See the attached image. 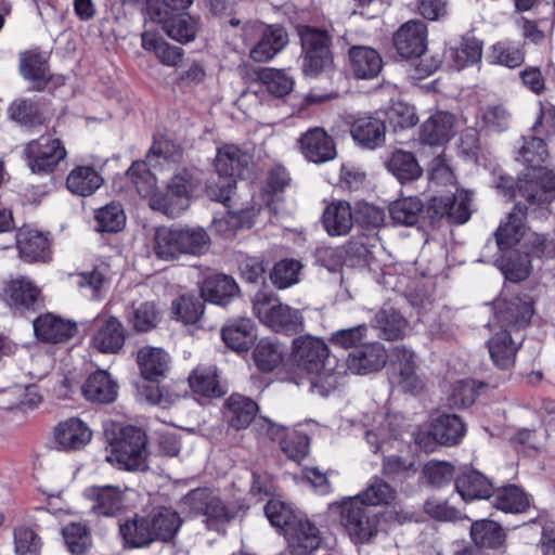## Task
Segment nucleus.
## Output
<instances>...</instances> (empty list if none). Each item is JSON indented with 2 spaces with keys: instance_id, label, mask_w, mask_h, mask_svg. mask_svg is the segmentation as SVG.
<instances>
[{
  "instance_id": "nucleus-1",
  "label": "nucleus",
  "mask_w": 555,
  "mask_h": 555,
  "mask_svg": "<svg viewBox=\"0 0 555 555\" xmlns=\"http://www.w3.org/2000/svg\"><path fill=\"white\" fill-rule=\"evenodd\" d=\"M519 157L527 164L526 173L518 179L517 192L531 206L537 205L543 210L555 199V175L542 167L547 157L544 141L533 134L525 135Z\"/></svg>"
},
{
  "instance_id": "nucleus-2",
  "label": "nucleus",
  "mask_w": 555,
  "mask_h": 555,
  "mask_svg": "<svg viewBox=\"0 0 555 555\" xmlns=\"http://www.w3.org/2000/svg\"><path fill=\"white\" fill-rule=\"evenodd\" d=\"M146 443V435L141 428L125 426L111 442V452L105 459L119 469L144 472L149 468Z\"/></svg>"
},
{
  "instance_id": "nucleus-3",
  "label": "nucleus",
  "mask_w": 555,
  "mask_h": 555,
  "mask_svg": "<svg viewBox=\"0 0 555 555\" xmlns=\"http://www.w3.org/2000/svg\"><path fill=\"white\" fill-rule=\"evenodd\" d=\"M336 506L339 522L353 542L367 543L377 535L382 513L351 496L344 498Z\"/></svg>"
},
{
  "instance_id": "nucleus-4",
  "label": "nucleus",
  "mask_w": 555,
  "mask_h": 555,
  "mask_svg": "<svg viewBox=\"0 0 555 555\" xmlns=\"http://www.w3.org/2000/svg\"><path fill=\"white\" fill-rule=\"evenodd\" d=\"M248 162L249 156L235 145L227 144L219 147L215 158V168L219 175L220 182L209 185V196L227 205L235 188L236 177L242 175Z\"/></svg>"
},
{
  "instance_id": "nucleus-5",
  "label": "nucleus",
  "mask_w": 555,
  "mask_h": 555,
  "mask_svg": "<svg viewBox=\"0 0 555 555\" xmlns=\"http://www.w3.org/2000/svg\"><path fill=\"white\" fill-rule=\"evenodd\" d=\"M272 294L260 291L253 299V309L261 323L274 332L296 334L302 330L304 319L300 312L287 305L273 302Z\"/></svg>"
},
{
  "instance_id": "nucleus-6",
  "label": "nucleus",
  "mask_w": 555,
  "mask_h": 555,
  "mask_svg": "<svg viewBox=\"0 0 555 555\" xmlns=\"http://www.w3.org/2000/svg\"><path fill=\"white\" fill-rule=\"evenodd\" d=\"M199 182L193 170L180 169L170 179L167 191L152 197L151 208L171 218L178 217L189 206V196Z\"/></svg>"
},
{
  "instance_id": "nucleus-7",
  "label": "nucleus",
  "mask_w": 555,
  "mask_h": 555,
  "mask_svg": "<svg viewBox=\"0 0 555 555\" xmlns=\"http://www.w3.org/2000/svg\"><path fill=\"white\" fill-rule=\"evenodd\" d=\"M328 347L324 340L310 335L299 336L293 340L292 359L298 370L315 375L311 384L318 387L324 377H334L326 370Z\"/></svg>"
},
{
  "instance_id": "nucleus-8",
  "label": "nucleus",
  "mask_w": 555,
  "mask_h": 555,
  "mask_svg": "<svg viewBox=\"0 0 555 555\" xmlns=\"http://www.w3.org/2000/svg\"><path fill=\"white\" fill-rule=\"evenodd\" d=\"M185 504L197 514L206 516L208 529L219 531V526L235 518L236 512L229 508L221 499L207 489H195L185 496Z\"/></svg>"
},
{
  "instance_id": "nucleus-9",
  "label": "nucleus",
  "mask_w": 555,
  "mask_h": 555,
  "mask_svg": "<svg viewBox=\"0 0 555 555\" xmlns=\"http://www.w3.org/2000/svg\"><path fill=\"white\" fill-rule=\"evenodd\" d=\"M534 313L532 298L524 294L509 300L499 299L494 301V319L502 328L518 334L529 323Z\"/></svg>"
},
{
  "instance_id": "nucleus-10",
  "label": "nucleus",
  "mask_w": 555,
  "mask_h": 555,
  "mask_svg": "<svg viewBox=\"0 0 555 555\" xmlns=\"http://www.w3.org/2000/svg\"><path fill=\"white\" fill-rule=\"evenodd\" d=\"M527 205H522L520 202L516 203L513 210L508 214L507 221L501 223L496 229L494 236L499 249L504 250L511 248L517 244L525 231V220L527 216L534 218L545 217L548 211V205L543 207V210L531 206L527 201Z\"/></svg>"
},
{
  "instance_id": "nucleus-11",
  "label": "nucleus",
  "mask_w": 555,
  "mask_h": 555,
  "mask_svg": "<svg viewBox=\"0 0 555 555\" xmlns=\"http://www.w3.org/2000/svg\"><path fill=\"white\" fill-rule=\"evenodd\" d=\"M24 154L33 172L47 173L53 171L67 153L59 139L40 137L26 144Z\"/></svg>"
},
{
  "instance_id": "nucleus-12",
  "label": "nucleus",
  "mask_w": 555,
  "mask_h": 555,
  "mask_svg": "<svg viewBox=\"0 0 555 555\" xmlns=\"http://www.w3.org/2000/svg\"><path fill=\"white\" fill-rule=\"evenodd\" d=\"M390 382L412 395L425 388L424 379L416 372L415 353L405 346H397L392 350Z\"/></svg>"
},
{
  "instance_id": "nucleus-13",
  "label": "nucleus",
  "mask_w": 555,
  "mask_h": 555,
  "mask_svg": "<svg viewBox=\"0 0 555 555\" xmlns=\"http://www.w3.org/2000/svg\"><path fill=\"white\" fill-rule=\"evenodd\" d=\"M297 142L304 157L314 164L330 162L337 155L333 138L320 127L307 130Z\"/></svg>"
},
{
  "instance_id": "nucleus-14",
  "label": "nucleus",
  "mask_w": 555,
  "mask_h": 555,
  "mask_svg": "<svg viewBox=\"0 0 555 555\" xmlns=\"http://www.w3.org/2000/svg\"><path fill=\"white\" fill-rule=\"evenodd\" d=\"M284 537L292 555H310L321 544L320 530L307 518H298L293 521Z\"/></svg>"
},
{
  "instance_id": "nucleus-15",
  "label": "nucleus",
  "mask_w": 555,
  "mask_h": 555,
  "mask_svg": "<svg viewBox=\"0 0 555 555\" xmlns=\"http://www.w3.org/2000/svg\"><path fill=\"white\" fill-rule=\"evenodd\" d=\"M387 362V351L379 343L365 344L349 353L347 369L357 375L379 371Z\"/></svg>"
},
{
  "instance_id": "nucleus-16",
  "label": "nucleus",
  "mask_w": 555,
  "mask_h": 555,
  "mask_svg": "<svg viewBox=\"0 0 555 555\" xmlns=\"http://www.w3.org/2000/svg\"><path fill=\"white\" fill-rule=\"evenodd\" d=\"M350 134L362 147L375 150L385 143L386 125L374 115L359 116L351 122Z\"/></svg>"
},
{
  "instance_id": "nucleus-17",
  "label": "nucleus",
  "mask_w": 555,
  "mask_h": 555,
  "mask_svg": "<svg viewBox=\"0 0 555 555\" xmlns=\"http://www.w3.org/2000/svg\"><path fill=\"white\" fill-rule=\"evenodd\" d=\"M524 337L507 328L495 333L488 340V349L493 363L501 370H507L515 363L516 352Z\"/></svg>"
},
{
  "instance_id": "nucleus-18",
  "label": "nucleus",
  "mask_w": 555,
  "mask_h": 555,
  "mask_svg": "<svg viewBox=\"0 0 555 555\" xmlns=\"http://www.w3.org/2000/svg\"><path fill=\"white\" fill-rule=\"evenodd\" d=\"M330 37H300L305 52L302 69L308 76H318L332 63Z\"/></svg>"
},
{
  "instance_id": "nucleus-19",
  "label": "nucleus",
  "mask_w": 555,
  "mask_h": 555,
  "mask_svg": "<svg viewBox=\"0 0 555 555\" xmlns=\"http://www.w3.org/2000/svg\"><path fill=\"white\" fill-rule=\"evenodd\" d=\"M33 325L37 339L49 344L67 341L77 332L75 323L57 318L51 313L38 317L34 320Z\"/></svg>"
},
{
  "instance_id": "nucleus-20",
  "label": "nucleus",
  "mask_w": 555,
  "mask_h": 555,
  "mask_svg": "<svg viewBox=\"0 0 555 555\" xmlns=\"http://www.w3.org/2000/svg\"><path fill=\"white\" fill-rule=\"evenodd\" d=\"M54 435L56 443L65 451L81 450L92 438L89 426L78 417H70L59 423Z\"/></svg>"
},
{
  "instance_id": "nucleus-21",
  "label": "nucleus",
  "mask_w": 555,
  "mask_h": 555,
  "mask_svg": "<svg viewBox=\"0 0 555 555\" xmlns=\"http://www.w3.org/2000/svg\"><path fill=\"white\" fill-rule=\"evenodd\" d=\"M350 69L358 79H373L383 69V59L373 48L353 46L349 49Z\"/></svg>"
},
{
  "instance_id": "nucleus-22",
  "label": "nucleus",
  "mask_w": 555,
  "mask_h": 555,
  "mask_svg": "<svg viewBox=\"0 0 555 555\" xmlns=\"http://www.w3.org/2000/svg\"><path fill=\"white\" fill-rule=\"evenodd\" d=\"M20 254L28 261H48L51 256L50 240L46 233L34 229H20L16 235Z\"/></svg>"
},
{
  "instance_id": "nucleus-23",
  "label": "nucleus",
  "mask_w": 555,
  "mask_h": 555,
  "mask_svg": "<svg viewBox=\"0 0 555 555\" xmlns=\"http://www.w3.org/2000/svg\"><path fill=\"white\" fill-rule=\"evenodd\" d=\"M85 495L93 502L92 511L98 515L114 516L124 505V492L116 486H93L86 489Z\"/></svg>"
},
{
  "instance_id": "nucleus-24",
  "label": "nucleus",
  "mask_w": 555,
  "mask_h": 555,
  "mask_svg": "<svg viewBox=\"0 0 555 555\" xmlns=\"http://www.w3.org/2000/svg\"><path fill=\"white\" fill-rule=\"evenodd\" d=\"M8 294L10 306L21 312L36 311L41 308L43 302L40 289L26 278L11 281Z\"/></svg>"
},
{
  "instance_id": "nucleus-25",
  "label": "nucleus",
  "mask_w": 555,
  "mask_h": 555,
  "mask_svg": "<svg viewBox=\"0 0 555 555\" xmlns=\"http://www.w3.org/2000/svg\"><path fill=\"white\" fill-rule=\"evenodd\" d=\"M147 516L154 534V541L171 542L183 524L180 515L170 507H154Z\"/></svg>"
},
{
  "instance_id": "nucleus-26",
  "label": "nucleus",
  "mask_w": 555,
  "mask_h": 555,
  "mask_svg": "<svg viewBox=\"0 0 555 555\" xmlns=\"http://www.w3.org/2000/svg\"><path fill=\"white\" fill-rule=\"evenodd\" d=\"M99 322V328L92 339L94 348L103 353H117L126 339L122 323L115 317Z\"/></svg>"
},
{
  "instance_id": "nucleus-27",
  "label": "nucleus",
  "mask_w": 555,
  "mask_h": 555,
  "mask_svg": "<svg viewBox=\"0 0 555 555\" xmlns=\"http://www.w3.org/2000/svg\"><path fill=\"white\" fill-rule=\"evenodd\" d=\"M117 384L111 378L106 371H96L92 373L81 387V391L86 400L108 404L117 398Z\"/></svg>"
},
{
  "instance_id": "nucleus-28",
  "label": "nucleus",
  "mask_w": 555,
  "mask_h": 555,
  "mask_svg": "<svg viewBox=\"0 0 555 555\" xmlns=\"http://www.w3.org/2000/svg\"><path fill=\"white\" fill-rule=\"evenodd\" d=\"M322 222L331 236L346 235L353 225V215L350 204L345 201H335L323 211Z\"/></svg>"
},
{
  "instance_id": "nucleus-29",
  "label": "nucleus",
  "mask_w": 555,
  "mask_h": 555,
  "mask_svg": "<svg viewBox=\"0 0 555 555\" xmlns=\"http://www.w3.org/2000/svg\"><path fill=\"white\" fill-rule=\"evenodd\" d=\"M372 326L386 340L403 338L410 331L409 321L395 308L380 309L372 320Z\"/></svg>"
},
{
  "instance_id": "nucleus-30",
  "label": "nucleus",
  "mask_w": 555,
  "mask_h": 555,
  "mask_svg": "<svg viewBox=\"0 0 555 555\" xmlns=\"http://www.w3.org/2000/svg\"><path fill=\"white\" fill-rule=\"evenodd\" d=\"M238 286L232 276L215 274L208 276L202 286L201 294L205 301L227 306L229 301L238 295Z\"/></svg>"
},
{
  "instance_id": "nucleus-31",
  "label": "nucleus",
  "mask_w": 555,
  "mask_h": 555,
  "mask_svg": "<svg viewBox=\"0 0 555 555\" xmlns=\"http://www.w3.org/2000/svg\"><path fill=\"white\" fill-rule=\"evenodd\" d=\"M150 16L153 21L164 24L167 35H195L201 30L199 21L188 13L173 14L151 5Z\"/></svg>"
},
{
  "instance_id": "nucleus-32",
  "label": "nucleus",
  "mask_w": 555,
  "mask_h": 555,
  "mask_svg": "<svg viewBox=\"0 0 555 555\" xmlns=\"http://www.w3.org/2000/svg\"><path fill=\"white\" fill-rule=\"evenodd\" d=\"M258 405L251 399L232 395L225 403L224 416L230 427L240 430L248 427L256 420Z\"/></svg>"
},
{
  "instance_id": "nucleus-33",
  "label": "nucleus",
  "mask_w": 555,
  "mask_h": 555,
  "mask_svg": "<svg viewBox=\"0 0 555 555\" xmlns=\"http://www.w3.org/2000/svg\"><path fill=\"white\" fill-rule=\"evenodd\" d=\"M137 362L143 378L155 382L169 369V354L162 348L143 347L138 351Z\"/></svg>"
},
{
  "instance_id": "nucleus-34",
  "label": "nucleus",
  "mask_w": 555,
  "mask_h": 555,
  "mask_svg": "<svg viewBox=\"0 0 555 555\" xmlns=\"http://www.w3.org/2000/svg\"><path fill=\"white\" fill-rule=\"evenodd\" d=\"M454 117L446 112L430 116L421 127V140L428 145H442L453 134Z\"/></svg>"
},
{
  "instance_id": "nucleus-35",
  "label": "nucleus",
  "mask_w": 555,
  "mask_h": 555,
  "mask_svg": "<svg viewBox=\"0 0 555 555\" xmlns=\"http://www.w3.org/2000/svg\"><path fill=\"white\" fill-rule=\"evenodd\" d=\"M222 340L235 351L248 350L256 340L255 325L250 319H238L221 330Z\"/></svg>"
},
{
  "instance_id": "nucleus-36",
  "label": "nucleus",
  "mask_w": 555,
  "mask_h": 555,
  "mask_svg": "<svg viewBox=\"0 0 555 555\" xmlns=\"http://www.w3.org/2000/svg\"><path fill=\"white\" fill-rule=\"evenodd\" d=\"M455 489L464 501L488 499L493 487L489 479L475 469L465 470L455 479Z\"/></svg>"
},
{
  "instance_id": "nucleus-37",
  "label": "nucleus",
  "mask_w": 555,
  "mask_h": 555,
  "mask_svg": "<svg viewBox=\"0 0 555 555\" xmlns=\"http://www.w3.org/2000/svg\"><path fill=\"white\" fill-rule=\"evenodd\" d=\"M431 434L439 444L454 446L463 438L465 425L455 414H442L433 420Z\"/></svg>"
},
{
  "instance_id": "nucleus-38",
  "label": "nucleus",
  "mask_w": 555,
  "mask_h": 555,
  "mask_svg": "<svg viewBox=\"0 0 555 555\" xmlns=\"http://www.w3.org/2000/svg\"><path fill=\"white\" fill-rule=\"evenodd\" d=\"M103 183V178L91 166H78L73 169L67 179L66 186L73 194L89 196Z\"/></svg>"
},
{
  "instance_id": "nucleus-39",
  "label": "nucleus",
  "mask_w": 555,
  "mask_h": 555,
  "mask_svg": "<svg viewBox=\"0 0 555 555\" xmlns=\"http://www.w3.org/2000/svg\"><path fill=\"white\" fill-rule=\"evenodd\" d=\"M119 533L130 547H144L154 542L149 516L127 520L119 526Z\"/></svg>"
},
{
  "instance_id": "nucleus-40",
  "label": "nucleus",
  "mask_w": 555,
  "mask_h": 555,
  "mask_svg": "<svg viewBox=\"0 0 555 555\" xmlns=\"http://www.w3.org/2000/svg\"><path fill=\"white\" fill-rule=\"evenodd\" d=\"M446 54L454 67L461 69L480 61L482 44L476 37H462L461 41L451 46Z\"/></svg>"
},
{
  "instance_id": "nucleus-41",
  "label": "nucleus",
  "mask_w": 555,
  "mask_h": 555,
  "mask_svg": "<svg viewBox=\"0 0 555 555\" xmlns=\"http://www.w3.org/2000/svg\"><path fill=\"white\" fill-rule=\"evenodd\" d=\"M180 228L159 227L155 230L153 250L157 258L166 261L178 259L181 255Z\"/></svg>"
},
{
  "instance_id": "nucleus-42",
  "label": "nucleus",
  "mask_w": 555,
  "mask_h": 555,
  "mask_svg": "<svg viewBox=\"0 0 555 555\" xmlns=\"http://www.w3.org/2000/svg\"><path fill=\"white\" fill-rule=\"evenodd\" d=\"M470 537L480 548H496L505 541L502 527L493 520L481 519L472 524Z\"/></svg>"
},
{
  "instance_id": "nucleus-43",
  "label": "nucleus",
  "mask_w": 555,
  "mask_h": 555,
  "mask_svg": "<svg viewBox=\"0 0 555 555\" xmlns=\"http://www.w3.org/2000/svg\"><path fill=\"white\" fill-rule=\"evenodd\" d=\"M387 168L401 182L416 180L423 172L414 154L402 150L391 154Z\"/></svg>"
},
{
  "instance_id": "nucleus-44",
  "label": "nucleus",
  "mask_w": 555,
  "mask_h": 555,
  "mask_svg": "<svg viewBox=\"0 0 555 555\" xmlns=\"http://www.w3.org/2000/svg\"><path fill=\"white\" fill-rule=\"evenodd\" d=\"M191 389L203 397H220L222 389L215 366H197L189 376Z\"/></svg>"
},
{
  "instance_id": "nucleus-45",
  "label": "nucleus",
  "mask_w": 555,
  "mask_h": 555,
  "mask_svg": "<svg viewBox=\"0 0 555 555\" xmlns=\"http://www.w3.org/2000/svg\"><path fill=\"white\" fill-rule=\"evenodd\" d=\"M525 251L533 261H544L555 258V233L532 232L524 243Z\"/></svg>"
},
{
  "instance_id": "nucleus-46",
  "label": "nucleus",
  "mask_w": 555,
  "mask_h": 555,
  "mask_svg": "<svg viewBox=\"0 0 555 555\" xmlns=\"http://www.w3.org/2000/svg\"><path fill=\"white\" fill-rule=\"evenodd\" d=\"M352 498H357L366 506L375 508L378 505L389 504L396 498V490L380 477H374L362 492Z\"/></svg>"
},
{
  "instance_id": "nucleus-47",
  "label": "nucleus",
  "mask_w": 555,
  "mask_h": 555,
  "mask_svg": "<svg viewBox=\"0 0 555 555\" xmlns=\"http://www.w3.org/2000/svg\"><path fill=\"white\" fill-rule=\"evenodd\" d=\"M392 220L402 225H414L424 212V205L417 197H406L393 202L389 207Z\"/></svg>"
},
{
  "instance_id": "nucleus-48",
  "label": "nucleus",
  "mask_w": 555,
  "mask_h": 555,
  "mask_svg": "<svg viewBox=\"0 0 555 555\" xmlns=\"http://www.w3.org/2000/svg\"><path fill=\"white\" fill-rule=\"evenodd\" d=\"M21 73L27 80L46 85L50 79L47 57L40 53L26 51L21 53Z\"/></svg>"
},
{
  "instance_id": "nucleus-49",
  "label": "nucleus",
  "mask_w": 555,
  "mask_h": 555,
  "mask_svg": "<svg viewBox=\"0 0 555 555\" xmlns=\"http://www.w3.org/2000/svg\"><path fill=\"white\" fill-rule=\"evenodd\" d=\"M127 176L142 197L150 198L160 192L156 191V178L143 160L133 162L127 171Z\"/></svg>"
},
{
  "instance_id": "nucleus-50",
  "label": "nucleus",
  "mask_w": 555,
  "mask_h": 555,
  "mask_svg": "<svg viewBox=\"0 0 555 555\" xmlns=\"http://www.w3.org/2000/svg\"><path fill=\"white\" fill-rule=\"evenodd\" d=\"M204 298L184 294L172 304V312L177 320L184 324H195L204 314Z\"/></svg>"
},
{
  "instance_id": "nucleus-51",
  "label": "nucleus",
  "mask_w": 555,
  "mask_h": 555,
  "mask_svg": "<svg viewBox=\"0 0 555 555\" xmlns=\"http://www.w3.org/2000/svg\"><path fill=\"white\" fill-rule=\"evenodd\" d=\"M283 354L284 350L280 344L270 338H263L254 350V360L259 370L271 372L280 365Z\"/></svg>"
},
{
  "instance_id": "nucleus-52",
  "label": "nucleus",
  "mask_w": 555,
  "mask_h": 555,
  "mask_svg": "<svg viewBox=\"0 0 555 555\" xmlns=\"http://www.w3.org/2000/svg\"><path fill=\"white\" fill-rule=\"evenodd\" d=\"M142 47L155 53L159 62L166 66H177L183 55L179 46L170 44L164 37H141Z\"/></svg>"
},
{
  "instance_id": "nucleus-53",
  "label": "nucleus",
  "mask_w": 555,
  "mask_h": 555,
  "mask_svg": "<svg viewBox=\"0 0 555 555\" xmlns=\"http://www.w3.org/2000/svg\"><path fill=\"white\" fill-rule=\"evenodd\" d=\"M529 502L521 489L516 486H507L499 489L494 495L493 505L506 513H521Z\"/></svg>"
},
{
  "instance_id": "nucleus-54",
  "label": "nucleus",
  "mask_w": 555,
  "mask_h": 555,
  "mask_svg": "<svg viewBox=\"0 0 555 555\" xmlns=\"http://www.w3.org/2000/svg\"><path fill=\"white\" fill-rule=\"evenodd\" d=\"M302 266L295 259H282L270 272V280L279 289H285L299 282Z\"/></svg>"
},
{
  "instance_id": "nucleus-55",
  "label": "nucleus",
  "mask_w": 555,
  "mask_h": 555,
  "mask_svg": "<svg viewBox=\"0 0 555 555\" xmlns=\"http://www.w3.org/2000/svg\"><path fill=\"white\" fill-rule=\"evenodd\" d=\"M12 120L28 127L43 122L39 105L27 99H17L11 103L8 109Z\"/></svg>"
},
{
  "instance_id": "nucleus-56",
  "label": "nucleus",
  "mask_w": 555,
  "mask_h": 555,
  "mask_svg": "<svg viewBox=\"0 0 555 555\" xmlns=\"http://www.w3.org/2000/svg\"><path fill=\"white\" fill-rule=\"evenodd\" d=\"M160 320V312L153 301L141 302L132 307L129 321L137 332H147L155 328Z\"/></svg>"
},
{
  "instance_id": "nucleus-57",
  "label": "nucleus",
  "mask_w": 555,
  "mask_h": 555,
  "mask_svg": "<svg viewBox=\"0 0 555 555\" xmlns=\"http://www.w3.org/2000/svg\"><path fill=\"white\" fill-rule=\"evenodd\" d=\"M98 230L116 233L126 225V215L120 204L111 203L95 212Z\"/></svg>"
},
{
  "instance_id": "nucleus-58",
  "label": "nucleus",
  "mask_w": 555,
  "mask_h": 555,
  "mask_svg": "<svg viewBox=\"0 0 555 555\" xmlns=\"http://www.w3.org/2000/svg\"><path fill=\"white\" fill-rule=\"evenodd\" d=\"M108 271L106 264L96 266L92 271L77 274L76 284L80 288L89 291L92 298H99L108 285Z\"/></svg>"
},
{
  "instance_id": "nucleus-59",
  "label": "nucleus",
  "mask_w": 555,
  "mask_h": 555,
  "mask_svg": "<svg viewBox=\"0 0 555 555\" xmlns=\"http://www.w3.org/2000/svg\"><path fill=\"white\" fill-rule=\"evenodd\" d=\"M181 255H202L210 244V237L203 228H180Z\"/></svg>"
},
{
  "instance_id": "nucleus-60",
  "label": "nucleus",
  "mask_w": 555,
  "mask_h": 555,
  "mask_svg": "<svg viewBox=\"0 0 555 555\" xmlns=\"http://www.w3.org/2000/svg\"><path fill=\"white\" fill-rule=\"evenodd\" d=\"M68 550L76 555H81L91 545V538L88 528L78 522L68 524L62 530Z\"/></svg>"
},
{
  "instance_id": "nucleus-61",
  "label": "nucleus",
  "mask_w": 555,
  "mask_h": 555,
  "mask_svg": "<svg viewBox=\"0 0 555 555\" xmlns=\"http://www.w3.org/2000/svg\"><path fill=\"white\" fill-rule=\"evenodd\" d=\"M477 396L476 382L473 379H461L452 385L448 402L451 408H467L475 402Z\"/></svg>"
},
{
  "instance_id": "nucleus-62",
  "label": "nucleus",
  "mask_w": 555,
  "mask_h": 555,
  "mask_svg": "<svg viewBox=\"0 0 555 555\" xmlns=\"http://www.w3.org/2000/svg\"><path fill=\"white\" fill-rule=\"evenodd\" d=\"M14 545L16 555H39L41 539L33 529L20 526L14 529Z\"/></svg>"
},
{
  "instance_id": "nucleus-63",
  "label": "nucleus",
  "mask_w": 555,
  "mask_h": 555,
  "mask_svg": "<svg viewBox=\"0 0 555 555\" xmlns=\"http://www.w3.org/2000/svg\"><path fill=\"white\" fill-rule=\"evenodd\" d=\"M264 514L272 526L283 530V534L286 529L293 525V521L299 518L293 513L289 506L276 500H271L266 504Z\"/></svg>"
},
{
  "instance_id": "nucleus-64",
  "label": "nucleus",
  "mask_w": 555,
  "mask_h": 555,
  "mask_svg": "<svg viewBox=\"0 0 555 555\" xmlns=\"http://www.w3.org/2000/svg\"><path fill=\"white\" fill-rule=\"evenodd\" d=\"M280 447L288 459L299 462L308 454L309 438L302 433L292 430L282 438Z\"/></svg>"
}]
</instances>
